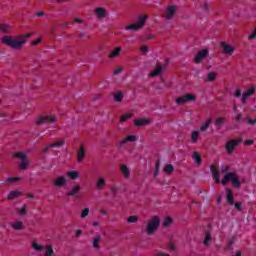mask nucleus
<instances>
[{"instance_id": "1", "label": "nucleus", "mask_w": 256, "mask_h": 256, "mask_svg": "<svg viewBox=\"0 0 256 256\" xmlns=\"http://www.w3.org/2000/svg\"><path fill=\"white\" fill-rule=\"evenodd\" d=\"M33 33H27V34H21L18 36H11V35H6L2 38L1 43L3 45H7V47H10V49H15L16 51H19L23 49V45L27 43V39L31 37Z\"/></svg>"}, {"instance_id": "2", "label": "nucleus", "mask_w": 256, "mask_h": 256, "mask_svg": "<svg viewBox=\"0 0 256 256\" xmlns=\"http://www.w3.org/2000/svg\"><path fill=\"white\" fill-rule=\"evenodd\" d=\"M230 167L225 166L221 169V173L225 174L224 178L222 179V185H227L229 181H231L233 187L239 189L241 187V182L239 181V177L237 176V172H229ZM229 172V173H228Z\"/></svg>"}, {"instance_id": "3", "label": "nucleus", "mask_w": 256, "mask_h": 256, "mask_svg": "<svg viewBox=\"0 0 256 256\" xmlns=\"http://www.w3.org/2000/svg\"><path fill=\"white\" fill-rule=\"evenodd\" d=\"M159 225H161V220L159 216H153L147 223L146 233L147 235H153L157 229H159Z\"/></svg>"}, {"instance_id": "4", "label": "nucleus", "mask_w": 256, "mask_h": 256, "mask_svg": "<svg viewBox=\"0 0 256 256\" xmlns=\"http://www.w3.org/2000/svg\"><path fill=\"white\" fill-rule=\"evenodd\" d=\"M147 19H149V16H148V15L139 16L137 23L127 25V26L125 27V29H126L127 31H129V30H132V31H139V29H143V27L145 26V23L147 22Z\"/></svg>"}, {"instance_id": "5", "label": "nucleus", "mask_w": 256, "mask_h": 256, "mask_svg": "<svg viewBox=\"0 0 256 256\" xmlns=\"http://www.w3.org/2000/svg\"><path fill=\"white\" fill-rule=\"evenodd\" d=\"M197 101V96L195 94H185L176 99L177 105H185V103H193Z\"/></svg>"}, {"instance_id": "6", "label": "nucleus", "mask_w": 256, "mask_h": 256, "mask_svg": "<svg viewBox=\"0 0 256 256\" xmlns=\"http://www.w3.org/2000/svg\"><path fill=\"white\" fill-rule=\"evenodd\" d=\"M177 14V6L175 5H169L166 8V11L162 14L163 19H166V21H171L175 18V15Z\"/></svg>"}, {"instance_id": "7", "label": "nucleus", "mask_w": 256, "mask_h": 256, "mask_svg": "<svg viewBox=\"0 0 256 256\" xmlns=\"http://www.w3.org/2000/svg\"><path fill=\"white\" fill-rule=\"evenodd\" d=\"M239 143H243V139H232L226 143L225 149L228 155H231L235 151V148L239 146Z\"/></svg>"}, {"instance_id": "8", "label": "nucleus", "mask_w": 256, "mask_h": 256, "mask_svg": "<svg viewBox=\"0 0 256 256\" xmlns=\"http://www.w3.org/2000/svg\"><path fill=\"white\" fill-rule=\"evenodd\" d=\"M55 121H57V119L54 115L41 116L37 119L36 125H45V123H55Z\"/></svg>"}, {"instance_id": "9", "label": "nucleus", "mask_w": 256, "mask_h": 256, "mask_svg": "<svg viewBox=\"0 0 256 256\" xmlns=\"http://www.w3.org/2000/svg\"><path fill=\"white\" fill-rule=\"evenodd\" d=\"M208 55H209V50L207 49L199 51L194 58V63L196 64L201 63L203 59H205Z\"/></svg>"}, {"instance_id": "10", "label": "nucleus", "mask_w": 256, "mask_h": 256, "mask_svg": "<svg viewBox=\"0 0 256 256\" xmlns=\"http://www.w3.org/2000/svg\"><path fill=\"white\" fill-rule=\"evenodd\" d=\"M54 187H65L67 185V178L65 176H58L52 180Z\"/></svg>"}, {"instance_id": "11", "label": "nucleus", "mask_w": 256, "mask_h": 256, "mask_svg": "<svg viewBox=\"0 0 256 256\" xmlns=\"http://www.w3.org/2000/svg\"><path fill=\"white\" fill-rule=\"evenodd\" d=\"M221 47L223 49L224 55H233V53H235V47L227 44V42H222Z\"/></svg>"}, {"instance_id": "12", "label": "nucleus", "mask_w": 256, "mask_h": 256, "mask_svg": "<svg viewBox=\"0 0 256 256\" xmlns=\"http://www.w3.org/2000/svg\"><path fill=\"white\" fill-rule=\"evenodd\" d=\"M79 191H81V186L76 184L72 187L70 191L66 193L67 197H77L79 195Z\"/></svg>"}, {"instance_id": "13", "label": "nucleus", "mask_w": 256, "mask_h": 256, "mask_svg": "<svg viewBox=\"0 0 256 256\" xmlns=\"http://www.w3.org/2000/svg\"><path fill=\"white\" fill-rule=\"evenodd\" d=\"M95 15L98 19H105L107 17V10L103 7H98L94 10Z\"/></svg>"}, {"instance_id": "14", "label": "nucleus", "mask_w": 256, "mask_h": 256, "mask_svg": "<svg viewBox=\"0 0 256 256\" xmlns=\"http://www.w3.org/2000/svg\"><path fill=\"white\" fill-rule=\"evenodd\" d=\"M210 171H211L212 177L216 181V183H221V179L219 178V170H217V167H215V165H211Z\"/></svg>"}, {"instance_id": "15", "label": "nucleus", "mask_w": 256, "mask_h": 256, "mask_svg": "<svg viewBox=\"0 0 256 256\" xmlns=\"http://www.w3.org/2000/svg\"><path fill=\"white\" fill-rule=\"evenodd\" d=\"M83 159H85V146L81 144L77 153L78 163H83Z\"/></svg>"}, {"instance_id": "16", "label": "nucleus", "mask_w": 256, "mask_h": 256, "mask_svg": "<svg viewBox=\"0 0 256 256\" xmlns=\"http://www.w3.org/2000/svg\"><path fill=\"white\" fill-rule=\"evenodd\" d=\"M151 123V119H136L134 120L135 127H143L145 125H149Z\"/></svg>"}, {"instance_id": "17", "label": "nucleus", "mask_w": 256, "mask_h": 256, "mask_svg": "<svg viewBox=\"0 0 256 256\" xmlns=\"http://www.w3.org/2000/svg\"><path fill=\"white\" fill-rule=\"evenodd\" d=\"M120 171L124 177V179H129V177H131V171H129V168L127 167V165H120Z\"/></svg>"}, {"instance_id": "18", "label": "nucleus", "mask_w": 256, "mask_h": 256, "mask_svg": "<svg viewBox=\"0 0 256 256\" xmlns=\"http://www.w3.org/2000/svg\"><path fill=\"white\" fill-rule=\"evenodd\" d=\"M227 201L229 205H235V198L233 197V191L230 188L226 189Z\"/></svg>"}, {"instance_id": "19", "label": "nucleus", "mask_w": 256, "mask_h": 256, "mask_svg": "<svg viewBox=\"0 0 256 256\" xmlns=\"http://www.w3.org/2000/svg\"><path fill=\"white\" fill-rule=\"evenodd\" d=\"M101 243V235H96L94 238H93V241H92V247L94 249H101V246H99V244Z\"/></svg>"}, {"instance_id": "20", "label": "nucleus", "mask_w": 256, "mask_h": 256, "mask_svg": "<svg viewBox=\"0 0 256 256\" xmlns=\"http://www.w3.org/2000/svg\"><path fill=\"white\" fill-rule=\"evenodd\" d=\"M133 141H137V137L135 135H129L126 138L120 141V145H125V143H133Z\"/></svg>"}, {"instance_id": "21", "label": "nucleus", "mask_w": 256, "mask_h": 256, "mask_svg": "<svg viewBox=\"0 0 256 256\" xmlns=\"http://www.w3.org/2000/svg\"><path fill=\"white\" fill-rule=\"evenodd\" d=\"M29 167V159L25 158L19 164L20 171H25Z\"/></svg>"}, {"instance_id": "22", "label": "nucleus", "mask_w": 256, "mask_h": 256, "mask_svg": "<svg viewBox=\"0 0 256 256\" xmlns=\"http://www.w3.org/2000/svg\"><path fill=\"white\" fill-rule=\"evenodd\" d=\"M67 177L70 178L72 181H75V179H79V172L77 171H68L66 173Z\"/></svg>"}, {"instance_id": "23", "label": "nucleus", "mask_w": 256, "mask_h": 256, "mask_svg": "<svg viewBox=\"0 0 256 256\" xmlns=\"http://www.w3.org/2000/svg\"><path fill=\"white\" fill-rule=\"evenodd\" d=\"M164 173L171 175L175 171V167L172 164H166L163 169Z\"/></svg>"}, {"instance_id": "24", "label": "nucleus", "mask_w": 256, "mask_h": 256, "mask_svg": "<svg viewBox=\"0 0 256 256\" xmlns=\"http://www.w3.org/2000/svg\"><path fill=\"white\" fill-rule=\"evenodd\" d=\"M107 183L105 182V178H99L96 182V189L101 190L105 187Z\"/></svg>"}, {"instance_id": "25", "label": "nucleus", "mask_w": 256, "mask_h": 256, "mask_svg": "<svg viewBox=\"0 0 256 256\" xmlns=\"http://www.w3.org/2000/svg\"><path fill=\"white\" fill-rule=\"evenodd\" d=\"M192 157L197 165H201V163H203V159L201 158V154H199V152H194Z\"/></svg>"}, {"instance_id": "26", "label": "nucleus", "mask_w": 256, "mask_h": 256, "mask_svg": "<svg viewBox=\"0 0 256 256\" xmlns=\"http://www.w3.org/2000/svg\"><path fill=\"white\" fill-rule=\"evenodd\" d=\"M11 32V26L7 25V24H0V33H10Z\"/></svg>"}, {"instance_id": "27", "label": "nucleus", "mask_w": 256, "mask_h": 256, "mask_svg": "<svg viewBox=\"0 0 256 256\" xmlns=\"http://www.w3.org/2000/svg\"><path fill=\"white\" fill-rule=\"evenodd\" d=\"M121 47H117L116 49H114V51H112L110 54H109V58L110 59H115V57H118L119 53H121Z\"/></svg>"}, {"instance_id": "28", "label": "nucleus", "mask_w": 256, "mask_h": 256, "mask_svg": "<svg viewBox=\"0 0 256 256\" xmlns=\"http://www.w3.org/2000/svg\"><path fill=\"white\" fill-rule=\"evenodd\" d=\"M163 71V66L157 65L156 69L151 73V77H157V75H160Z\"/></svg>"}, {"instance_id": "29", "label": "nucleus", "mask_w": 256, "mask_h": 256, "mask_svg": "<svg viewBox=\"0 0 256 256\" xmlns=\"http://www.w3.org/2000/svg\"><path fill=\"white\" fill-rule=\"evenodd\" d=\"M12 227L15 229V231H21L23 229V222L21 221H16L12 224Z\"/></svg>"}, {"instance_id": "30", "label": "nucleus", "mask_w": 256, "mask_h": 256, "mask_svg": "<svg viewBox=\"0 0 256 256\" xmlns=\"http://www.w3.org/2000/svg\"><path fill=\"white\" fill-rule=\"evenodd\" d=\"M21 195V192L19 191H12L8 194V199L11 201L13 199H17Z\"/></svg>"}, {"instance_id": "31", "label": "nucleus", "mask_w": 256, "mask_h": 256, "mask_svg": "<svg viewBox=\"0 0 256 256\" xmlns=\"http://www.w3.org/2000/svg\"><path fill=\"white\" fill-rule=\"evenodd\" d=\"M211 123H212V120L211 118H209L204 124L201 125L200 131H207Z\"/></svg>"}, {"instance_id": "32", "label": "nucleus", "mask_w": 256, "mask_h": 256, "mask_svg": "<svg viewBox=\"0 0 256 256\" xmlns=\"http://www.w3.org/2000/svg\"><path fill=\"white\" fill-rule=\"evenodd\" d=\"M114 101H116V103H121V101H123V93L122 92H116L114 94Z\"/></svg>"}, {"instance_id": "33", "label": "nucleus", "mask_w": 256, "mask_h": 256, "mask_svg": "<svg viewBox=\"0 0 256 256\" xmlns=\"http://www.w3.org/2000/svg\"><path fill=\"white\" fill-rule=\"evenodd\" d=\"M211 239V232L207 231L203 242L206 247L211 243Z\"/></svg>"}, {"instance_id": "34", "label": "nucleus", "mask_w": 256, "mask_h": 256, "mask_svg": "<svg viewBox=\"0 0 256 256\" xmlns=\"http://www.w3.org/2000/svg\"><path fill=\"white\" fill-rule=\"evenodd\" d=\"M199 140V132L198 131H193L191 134V141L192 143H197Z\"/></svg>"}, {"instance_id": "35", "label": "nucleus", "mask_w": 256, "mask_h": 256, "mask_svg": "<svg viewBox=\"0 0 256 256\" xmlns=\"http://www.w3.org/2000/svg\"><path fill=\"white\" fill-rule=\"evenodd\" d=\"M227 120L223 117H219L215 120V125H217L218 127H221L222 125H225V122Z\"/></svg>"}, {"instance_id": "36", "label": "nucleus", "mask_w": 256, "mask_h": 256, "mask_svg": "<svg viewBox=\"0 0 256 256\" xmlns=\"http://www.w3.org/2000/svg\"><path fill=\"white\" fill-rule=\"evenodd\" d=\"M63 145H65V140L62 139V140H59V141H56L52 144H50V147H63Z\"/></svg>"}, {"instance_id": "37", "label": "nucleus", "mask_w": 256, "mask_h": 256, "mask_svg": "<svg viewBox=\"0 0 256 256\" xmlns=\"http://www.w3.org/2000/svg\"><path fill=\"white\" fill-rule=\"evenodd\" d=\"M131 117H133V114H131V113L122 115L120 117V123H125V121H127V119H131Z\"/></svg>"}, {"instance_id": "38", "label": "nucleus", "mask_w": 256, "mask_h": 256, "mask_svg": "<svg viewBox=\"0 0 256 256\" xmlns=\"http://www.w3.org/2000/svg\"><path fill=\"white\" fill-rule=\"evenodd\" d=\"M216 78H217V73L216 72H210L207 75L206 81L211 82V81H213Z\"/></svg>"}, {"instance_id": "39", "label": "nucleus", "mask_w": 256, "mask_h": 256, "mask_svg": "<svg viewBox=\"0 0 256 256\" xmlns=\"http://www.w3.org/2000/svg\"><path fill=\"white\" fill-rule=\"evenodd\" d=\"M14 157H16L17 159H22V161L27 159V155L23 152H17L16 154H14Z\"/></svg>"}, {"instance_id": "40", "label": "nucleus", "mask_w": 256, "mask_h": 256, "mask_svg": "<svg viewBox=\"0 0 256 256\" xmlns=\"http://www.w3.org/2000/svg\"><path fill=\"white\" fill-rule=\"evenodd\" d=\"M160 167H161V162L159 160H157L156 164H155L154 178L157 177V175H159Z\"/></svg>"}, {"instance_id": "41", "label": "nucleus", "mask_w": 256, "mask_h": 256, "mask_svg": "<svg viewBox=\"0 0 256 256\" xmlns=\"http://www.w3.org/2000/svg\"><path fill=\"white\" fill-rule=\"evenodd\" d=\"M32 247H33V249H35V251H43V249H45V247H43L42 245L37 244V242H33Z\"/></svg>"}, {"instance_id": "42", "label": "nucleus", "mask_w": 256, "mask_h": 256, "mask_svg": "<svg viewBox=\"0 0 256 256\" xmlns=\"http://www.w3.org/2000/svg\"><path fill=\"white\" fill-rule=\"evenodd\" d=\"M139 221V216H130L127 218V223H137Z\"/></svg>"}, {"instance_id": "43", "label": "nucleus", "mask_w": 256, "mask_h": 256, "mask_svg": "<svg viewBox=\"0 0 256 256\" xmlns=\"http://www.w3.org/2000/svg\"><path fill=\"white\" fill-rule=\"evenodd\" d=\"M171 223H173V219H171V217H167V218H165V220L163 222V227H169V225H171Z\"/></svg>"}, {"instance_id": "44", "label": "nucleus", "mask_w": 256, "mask_h": 256, "mask_svg": "<svg viewBox=\"0 0 256 256\" xmlns=\"http://www.w3.org/2000/svg\"><path fill=\"white\" fill-rule=\"evenodd\" d=\"M248 97H251L252 95H255V87H251L246 92H244Z\"/></svg>"}, {"instance_id": "45", "label": "nucleus", "mask_w": 256, "mask_h": 256, "mask_svg": "<svg viewBox=\"0 0 256 256\" xmlns=\"http://www.w3.org/2000/svg\"><path fill=\"white\" fill-rule=\"evenodd\" d=\"M19 215H27V205H24L19 211Z\"/></svg>"}, {"instance_id": "46", "label": "nucleus", "mask_w": 256, "mask_h": 256, "mask_svg": "<svg viewBox=\"0 0 256 256\" xmlns=\"http://www.w3.org/2000/svg\"><path fill=\"white\" fill-rule=\"evenodd\" d=\"M87 215H89V208H85L82 213H81V217L82 219H84V217H87Z\"/></svg>"}, {"instance_id": "47", "label": "nucleus", "mask_w": 256, "mask_h": 256, "mask_svg": "<svg viewBox=\"0 0 256 256\" xmlns=\"http://www.w3.org/2000/svg\"><path fill=\"white\" fill-rule=\"evenodd\" d=\"M17 181H21V178H19V177H14V178L9 177L8 178L9 183H15Z\"/></svg>"}, {"instance_id": "48", "label": "nucleus", "mask_w": 256, "mask_h": 256, "mask_svg": "<svg viewBox=\"0 0 256 256\" xmlns=\"http://www.w3.org/2000/svg\"><path fill=\"white\" fill-rule=\"evenodd\" d=\"M234 205H235V209H237V211H243L241 202H236Z\"/></svg>"}, {"instance_id": "49", "label": "nucleus", "mask_w": 256, "mask_h": 256, "mask_svg": "<svg viewBox=\"0 0 256 256\" xmlns=\"http://www.w3.org/2000/svg\"><path fill=\"white\" fill-rule=\"evenodd\" d=\"M247 99H249V96L244 92L242 94V104L245 105L247 103Z\"/></svg>"}, {"instance_id": "50", "label": "nucleus", "mask_w": 256, "mask_h": 256, "mask_svg": "<svg viewBox=\"0 0 256 256\" xmlns=\"http://www.w3.org/2000/svg\"><path fill=\"white\" fill-rule=\"evenodd\" d=\"M248 39L252 41L253 39H256V27L254 29V32L248 36Z\"/></svg>"}, {"instance_id": "51", "label": "nucleus", "mask_w": 256, "mask_h": 256, "mask_svg": "<svg viewBox=\"0 0 256 256\" xmlns=\"http://www.w3.org/2000/svg\"><path fill=\"white\" fill-rule=\"evenodd\" d=\"M233 243H235V238H231L228 240V249L231 250V247L233 246Z\"/></svg>"}, {"instance_id": "52", "label": "nucleus", "mask_w": 256, "mask_h": 256, "mask_svg": "<svg viewBox=\"0 0 256 256\" xmlns=\"http://www.w3.org/2000/svg\"><path fill=\"white\" fill-rule=\"evenodd\" d=\"M39 43H41V38H38L37 40H34V41L30 42V45L35 47V45H39Z\"/></svg>"}, {"instance_id": "53", "label": "nucleus", "mask_w": 256, "mask_h": 256, "mask_svg": "<svg viewBox=\"0 0 256 256\" xmlns=\"http://www.w3.org/2000/svg\"><path fill=\"white\" fill-rule=\"evenodd\" d=\"M253 143H255V141L251 140V139H248V140L244 141L245 146L253 145Z\"/></svg>"}, {"instance_id": "54", "label": "nucleus", "mask_w": 256, "mask_h": 256, "mask_svg": "<svg viewBox=\"0 0 256 256\" xmlns=\"http://www.w3.org/2000/svg\"><path fill=\"white\" fill-rule=\"evenodd\" d=\"M121 71H123V67H118L114 70V75H119V73H121Z\"/></svg>"}, {"instance_id": "55", "label": "nucleus", "mask_w": 256, "mask_h": 256, "mask_svg": "<svg viewBox=\"0 0 256 256\" xmlns=\"http://www.w3.org/2000/svg\"><path fill=\"white\" fill-rule=\"evenodd\" d=\"M247 123H248V125H255V123H256V118H255V119L248 118V119H247Z\"/></svg>"}, {"instance_id": "56", "label": "nucleus", "mask_w": 256, "mask_h": 256, "mask_svg": "<svg viewBox=\"0 0 256 256\" xmlns=\"http://www.w3.org/2000/svg\"><path fill=\"white\" fill-rule=\"evenodd\" d=\"M140 51H141L142 53H147V51H149V48H148L147 46H142V47L140 48Z\"/></svg>"}, {"instance_id": "57", "label": "nucleus", "mask_w": 256, "mask_h": 256, "mask_svg": "<svg viewBox=\"0 0 256 256\" xmlns=\"http://www.w3.org/2000/svg\"><path fill=\"white\" fill-rule=\"evenodd\" d=\"M202 9H204V11H209V4L205 2L202 6Z\"/></svg>"}, {"instance_id": "58", "label": "nucleus", "mask_w": 256, "mask_h": 256, "mask_svg": "<svg viewBox=\"0 0 256 256\" xmlns=\"http://www.w3.org/2000/svg\"><path fill=\"white\" fill-rule=\"evenodd\" d=\"M49 149H53V147H51V145L43 148V153H47L49 151Z\"/></svg>"}, {"instance_id": "59", "label": "nucleus", "mask_w": 256, "mask_h": 256, "mask_svg": "<svg viewBox=\"0 0 256 256\" xmlns=\"http://www.w3.org/2000/svg\"><path fill=\"white\" fill-rule=\"evenodd\" d=\"M235 97H241V90L240 89H237L235 91Z\"/></svg>"}, {"instance_id": "60", "label": "nucleus", "mask_w": 256, "mask_h": 256, "mask_svg": "<svg viewBox=\"0 0 256 256\" xmlns=\"http://www.w3.org/2000/svg\"><path fill=\"white\" fill-rule=\"evenodd\" d=\"M75 235H76V237H79L80 235H83V231L82 230H76Z\"/></svg>"}, {"instance_id": "61", "label": "nucleus", "mask_w": 256, "mask_h": 256, "mask_svg": "<svg viewBox=\"0 0 256 256\" xmlns=\"http://www.w3.org/2000/svg\"><path fill=\"white\" fill-rule=\"evenodd\" d=\"M75 23H83V19H80V18H75Z\"/></svg>"}, {"instance_id": "62", "label": "nucleus", "mask_w": 256, "mask_h": 256, "mask_svg": "<svg viewBox=\"0 0 256 256\" xmlns=\"http://www.w3.org/2000/svg\"><path fill=\"white\" fill-rule=\"evenodd\" d=\"M43 15H45V12H38L37 13V17H43Z\"/></svg>"}, {"instance_id": "63", "label": "nucleus", "mask_w": 256, "mask_h": 256, "mask_svg": "<svg viewBox=\"0 0 256 256\" xmlns=\"http://www.w3.org/2000/svg\"><path fill=\"white\" fill-rule=\"evenodd\" d=\"M241 117H242V115H241V114H238V115L236 116V121H241Z\"/></svg>"}, {"instance_id": "64", "label": "nucleus", "mask_w": 256, "mask_h": 256, "mask_svg": "<svg viewBox=\"0 0 256 256\" xmlns=\"http://www.w3.org/2000/svg\"><path fill=\"white\" fill-rule=\"evenodd\" d=\"M100 213H101L102 215H107V210H100Z\"/></svg>"}]
</instances>
